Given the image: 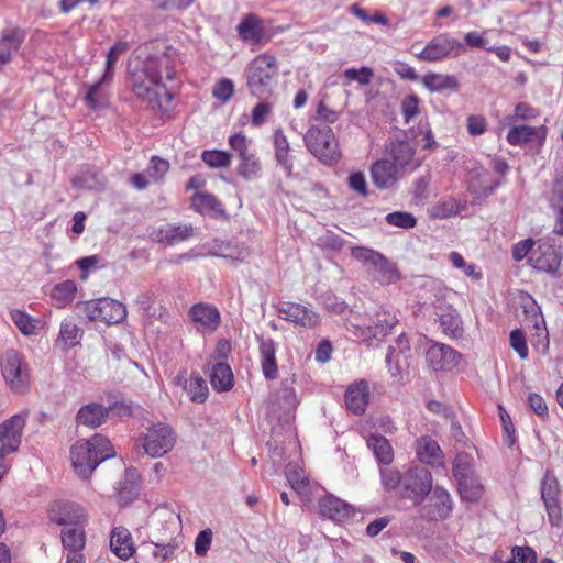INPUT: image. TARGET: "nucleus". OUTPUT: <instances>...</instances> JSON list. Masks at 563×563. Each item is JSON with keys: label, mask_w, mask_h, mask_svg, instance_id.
Returning a JSON list of instances; mask_svg holds the SVG:
<instances>
[{"label": "nucleus", "mask_w": 563, "mask_h": 563, "mask_svg": "<svg viewBox=\"0 0 563 563\" xmlns=\"http://www.w3.org/2000/svg\"><path fill=\"white\" fill-rule=\"evenodd\" d=\"M560 485L551 472H545L541 483V498L544 503L549 521L552 526H559L562 520L561 507L559 501Z\"/></svg>", "instance_id": "obj_19"}, {"label": "nucleus", "mask_w": 563, "mask_h": 563, "mask_svg": "<svg viewBox=\"0 0 563 563\" xmlns=\"http://www.w3.org/2000/svg\"><path fill=\"white\" fill-rule=\"evenodd\" d=\"M192 231L191 225L166 224L153 229L150 233V238L154 242L173 245L187 240L192 235Z\"/></svg>", "instance_id": "obj_29"}, {"label": "nucleus", "mask_w": 563, "mask_h": 563, "mask_svg": "<svg viewBox=\"0 0 563 563\" xmlns=\"http://www.w3.org/2000/svg\"><path fill=\"white\" fill-rule=\"evenodd\" d=\"M278 82L276 57L263 53L254 57L246 67V86L251 96L258 100H268Z\"/></svg>", "instance_id": "obj_4"}, {"label": "nucleus", "mask_w": 563, "mask_h": 563, "mask_svg": "<svg viewBox=\"0 0 563 563\" xmlns=\"http://www.w3.org/2000/svg\"><path fill=\"white\" fill-rule=\"evenodd\" d=\"M449 260L455 268L462 269L466 276H470L475 280L482 278V273L476 271L475 265L466 263V261L460 253L451 252L449 255Z\"/></svg>", "instance_id": "obj_55"}, {"label": "nucleus", "mask_w": 563, "mask_h": 563, "mask_svg": "<svg viewBox=\"0 0 563 563\" xmlns=\"http://www.w3.org/2000/svg\"><path fill=\"white\" fill-rule=\"evenodd\" d=\"M239 174L246 180H254L261 175V164L254 152L241 158Z\"/></svg>", "instance_id": "obj_49"}, {"label": "nucleus", "mask_w": 563, "mask_h": 563, "mask_svg": "<svg viewBox=\"0 0 563 563\" xmlns=\"http://www.w3.org/2000/svg\"><path fill=\"white\" fill-rule=\"evenodd\" d=\"M507 563H537V554L529 547H515Z\"/></svg>", "instance_id": "obj_62"}, {"label": "nucleus", "mask_w": 563, "mask_h": 563, "mask_svg": "<svg viewBox=\"0 0 563 563\" xmlns=\"http://www.w3.org/2000/svg\"><path fill=\"white\" fill-rule=\"evenodd\" d=\"M109 416V408L99 402H90L80 407L76 415V422L89 428L103 424Z\"/></svg>", "instance_id": "obj_32"}, {"label": "nucleus", "mask_w": 563, "mask_h": 563, "mask_svg": "<svg viewBox=\"0 0 563 563\" xmlns=\"http://www.w3.org/2000/svg\"><path fill=\"white\" fill-rule=\"evenodd\" d=\"M48 519L58 526L85 525L87 516L84 509L73 501L55 500L47 510Z\"/></svg>", "instance_id": "obj_17"}, {"label": "nucleus", "mask_w": 563, "mask_h": 563, "mask_svg": "<svg viewBox=\"0 0 563 563\" xmlns=\"http://www.w3.org/2000/svg\"><path fill=\"white\" fill-rule=\"evenodd\" d=\"M233 93L234 84L229 78H222L221 80H219L212 90L213 97L222 102L229 101L232 98Z\"/></svg>", "instance_id": "obj_61"}, {"label": "nucleus", "mask_w": 563, "mask_h": 563, "mask_svg": "<svg viewBox=\"0 0 563 563\" xmlns=\"http://www.w3.org/2000/svg\"><path fill=\"white\" fill-rule=\"evenodd\" d=\"M399 319L394 311L380 308L374 316L372 324L362 325L353 321L346 323V330L361 339L367 346L379 344L398 324Z\"/></svg>", "instance_id": "obj_6"}, {"label": "nucleus", "mask_w": 563, "mask_h": 563, "mask_svg": "<svg viewBox=\"0 0 563 563\" xmlns=\"http://www.w3.org/2000/svg\"><path fill=\"white\" fill-rule=\"evenodd\" d=\"M77 292V285L74 280H65L53 286L49 296L57 307H65L73 301Z\"/></svg>", "instance_id": "obj_47"}, {"label": "nucleus", "mask_w": 563, "mask_h": 563, "mask_svg": "<svg viewBox=\"0 0 563 563\" xmlns=\"http://www.w3.org/2000/svg\"><path fill=\"white\" fill-rule=\"evenodd\" d=\"M550 206L555 219L553 232L563 236V180L554 183Z\"/></svg>", "instance_id": "obj_44"}, {"label": "nucleus", "mask_w": 563, "mask_h": 563, "mask_svg": "<svg viewBox=\"0 0 563 563\" xmlns=\"http://www.w3.org/2000/svg\"><path fill=\"white\" fill-rule=\"evenodd\" d=\"M349 188L362 197L369 195L367 181L363 172H353L347 177Z\"/></svg>", "instance_id": "obj_57"}, {"label": "nucleus", "mask_w": 563, "mask_h": 563, "mask_svg": "<svg viewBox=\"0 0 563 563\" xmlns=\"http://www.w3.org/2000/svg\"><path fill=\"white\" fill-rule=\"evenodd\" d=\"M510 345L521 360L529 356V350L526 341L525 332L520 329H515L510 332Z\"/></svg>", "instance_id": "obj_56"}, {"label": "nucleus", "mask_w": 563, "mask_h": 563, "mask_svg": "<svg viewBox=\"0 0 563 563\" xmlns=\"http://www.w3.org/2000/svg\"><path fill=\"white\" fill-rule=\"evenodd\" d=\"M229 145L239 155L240 159L251 154V141L245 135L236 133L229 137Z\"/></svg>", "instance_id": "obj_63"}, {"label": "nucleus", "mask_w": 563, "mask_h": 563, "mask_svg": "<svg viewBox=\"0 0 563 563\" xmlns=\"http://www.w3.org/2000/svg\"><path fill=\"white\" fill-rule=\"evenodd\" d=\"M174 383L177 386H181L194 402L202 404L208 398L209 389L207 383L199 375H194L188 379L185 373H181L174 378Z\"/></svg>", "instance_id": "obj_31"}, {"label": "nucleus", "mask_w": 563, "mask_h": 563, "mask_svg": "<svg viewBox=\"0 0 563 563\" xmlns=\"http://www.w3.org/2000/svg\"><path fill=\"white\" fill-rule=\"evenodd\" d=\"M547 137L545 125L530 126L526 124L514 125L507 133L506 140L512 146H522L536 141L542 145Z\"/></svg>", "instance_id": "obj_26"}, {"label": "nucleus", "mask_w": 563, "mask_h": 563, "mask_svg": "<svg viewBox=\"0 0 563 563\" xmlns=\"http://www.w3.org/2000/svg\"><path fill=\"white\" fill-rule=\"evenodd\" d=\"M25 40L23 30L14 27L7 29L0 37V70L12 59L13 53L18 52Z\"/></svg>", "instance_id": "obj_30"}, {"label": "nucleus", "mask_w": 563, "mask_h": 563, "mask_svg": "<svg viewBox=\"0 0 563 563\" xmlns=\"http://www.w3.org/2000/svg\"><path fill=\"white\" fill-rule=\"evenodd\" d=\"M457 489L462 500L476 503L483 495V485L475 473L456 481Z\"/></svg>", "instance_id": "obj_42"}, {"label": "nucleus", "mask_w": 563, "mask_h": 563, "mask_svg": "<svg viewBox=\"0 0 563 563\" xmlns=\"http://www.w3.org/2000/svg\"><path fill=\"white\" fill-rule=\"evenodd\" d=\"M474 472V460L472 455L465 452L456 454L453 461V476L457 481L462 477L471 475Z\"/></svg>", "instance_id": "obj_52"}, {"label": "nucleus", "mask_w": 563, "mask_h": 563, "mask_svg": "<svg viewBox=\"0 0 563 563\" xmlns=\"http://www.w3.org/2000/svg\"><path fill=\"white\" fill-rule=\"evenodd\" d=\"M561 252L551 244H540L529 257L531 267L537 271L555 274L561 265Z\"/></svg>", "instance_id": "obj_21"}, {"label": "nucleus", "mask_w": 563, "mask_h": 563, "mask_svg": "<svg viewBox=\"0 0 563 563\" xmlns=\"http://www.w3.org/2000/svg\"><path fill=\"white\" fill-rule=\"evenodd\" d=\"M351 256L366 266L367 273L380 285H391L400 278L396 264L373 249L354 246Z\"/></svg>", "instance_id": "obj_5"}, {"label": "nucleus", "mask_w": 563, "mask_h": 563, "mask_svg": "<svg viewBox=\"0 0 563 563\" xmlns=\"http://www.w3.org/2000/svg\"><path fill=\"white\" fill-rule=\"evenodd\" d=\"M429 503L419 510L420 517L428 521L446 519L453 509V501L449 492L441 487H432Z\"/></svg>", "instance_id": "obj_15"}, {"label": "nucleus", "mask_w": 563, "mask_h": 563, "mask_svg": "<svg viewBox=\"0 0 563 563\" xmlns=\"http://www.w3.org/2000/svg\"><path fill=\"white\" fill-rule=\"evenodd\" d=\"M468 190L477 197H488L499 186V183L488 184V172L482 166L475 164L468 170Z\"/></svg>", "instance_id": "obj_33"}, {"label": "nucleus", "mask_w": 563, "mask_h": 563, "mask_svg": "<svg viewBox=\"0 0 563 563\" xmlns=\"http://www.w3.org/2000/svg\"><path fill=\"white\" fill-rule=\"evenodd\" d=\"M175 442L176 434L173 428L165 422L152 423L142 437V448L153 459L168 453L174 448Z\"/></svg>", "instance_id": "obj_10"}, {"label": "nucleus", "mask_w": 563, "mask_h": 563, "mask_svg": "<svg viewBox=\"0 0 563 563\" xmlns=\"http://www.w3.org/2000/svg\"><path fill=\"white\" fill-rule=\"evenodd\" d=\"M154 516L161 520L163 531L161 532L162 537L153 541L154 550L152 554L161 561H166L175 555L180 545L181 520L178 515L166 509L156 510Z\"/></svg>", "instance_id": "obj_8"}, {"label": "nucleus", "mask_w": 563, "mask_h": 563, "mask_svg": "<svg viewBox=\"0 0 563 563\" xmlns=\"http://www.w3.org/2000/svg\"><path fill=\"white\" fill-rule=\"evenodd\" d=\"M286 478L291 488L298 494H305L309 487V479L306 477L305 472L297 464H287L285 468Z\"/></svg>", "instance_id": "obj_48"}, {"label": "nucleus", "mask_w": 563, "mask_h": 563, "mask_svg": "<svg viewBox=\"0 0 563 563\" xmlns=\"http://www.w3.org/2000/svg\"><path fill=\"white\" fill-rule=\"evenodd\" d=\"M343 75L349 81L368 85L373 77V69L366 66H362L361 68H347L344 70Z\"/></svg>", "instance_id": "obj_59"}, {"label": "nucleus", "mask_w": 563, "mask_h": 563, "mask_svg": "<svg viewBox=\"0 0 563 563\" xmlns=\"http://www.w3.org/2000/svg\"><path fill=\"white\" fill-rule=\"evenodd\" d=\"M379 477L385 493L408 499L415 506L422 505L433 486L431 473L421 466H411L405 472L395 467H380Z\"/></svg>", "instance_id": "obj_2"}, {"label": "nucleus", "mask_w": 563, "mask_h": 563, "mask_svg": "<svg viewBox=\"0 0 563 563\" xmlns=\"http://www.w3.org/2000/svg\"><path fill=\"white\" fill-rule=\"evenodd\" d=\"M385 222L390 227L409 230L417 225L418 220L411 212L394 211L385 216Z\"/></svg>", "instance_id": "obj_51"}, {"label": "nucleus", "mask_w": 563, "mask_h": 563, "mask_svg": "<svg viewBox=\"0 0 563 563\" xmlns=\"http://www.w3.org/2000/svg\"><path fill=\"white\" fill-rule=\"evenodd\" d=\"M260 356L263 375L266 379H275L278 368L276 363V347L273 340H260Z\"/></svg>", "instance_id": "obj_38"}, {"label": "nucleus", "mask_w": 563, "mask_h": 563, "mask_svg": "<svg viewBox=\"0 0 563 563\" xmlns=\"http://www.w3.org/2000/svg\"><path fill=\"white\" fill-rule=\"evenodd\" d=\"M463 356L444 343H432L426 351V361L434 372H450L456 368Z\"/></svg>", "instance_id": "obj_14"}, {"label": "nucleus", "mask_w": 563, "mask_h": 563, "mask_svg": "<svg viewBox=\"0 0 563 563\" xmlns=\"http://www.w3.org/2000/svg\"><path fill=\"white\" fill-rule=\"evenodd\" d=\"M202 247L207 254L211 256L223 257L231 261L242 262L249 255V251L244 245L220 239L205 243Z\"/></svg>", "instance_id": "obj_24"}, {"label": "nucleus", "mask_w": 563, "mask_h": 563, "mask_svg": "<svg viewBox=\"0 0 563 563\" xmlns=\"http://www.w3.org/2000/svg\"><path fill=\"white\" fill-rule=\"evenodd\" d=\"M416 454L421 463L431 466L442 465V451L438 442L430 437H421L416 442Z\"/></svg>", "instance_id": "obj_35"}, {"label": "nucleus", "mask_w": 563, "mask_h": 563, "mask_svg": "<svg viewBox=\"0 0 563 563\" xmlns=\"http://www.w3.org/2000/svg\"><path fill=\"white\" fill-rule=\"evenodd\" d=\"M239 37L250 44L258 45L264 38V29L261 21L253 14L242 19L238 27Z\"/></svg>", "instance_id": "obj_37"}, {"label": "nucleus", "mask_w": 563, "mask_h": 563, "mask_svg": "<svg viewBox=\"0 0 563 563\" xmlns=\"http://www.w3.org/2000/svg\"><path fill=\"white\" fill-rule=\"evenodd\" d=\"M421 81L424 88L431 92L456 90L459 88V81L452 75H443L430 71L422 77Z\"/></svg>", "instance_id": "obj_40"}, {"label": "nucleus", "mask_w": 563, "mask_h": 563, "mask_svg": "<svg viewBox=\"0 0 563 563\" xmlns=\"http://www.w3.org/2000/svg\"><path fill=\"white\" fill-rule=\"evenodd\" d=\"M114 454L111 442L102 434H95L89 440H79L70 450L73 467L84 478H87L101 462Z\"/></svg>", "instance_id": "obj_3"}, {"label": "nucleus", "mask_w": 563, "mask_h": 563, "mask_svg": "<svg viewBox=\"0 0 563 563\" xmlns=\"http://www.w3.org/2000/svg\"><path fill=\"white\" fill-rule=\"evenodd\" d=\"M388 154L389 159L402 170L411 162L415 150L408 142L396 141L390 143Z\"/></svg>", "instance_id": "obj_45"}, {"label": "nucleus", "mask_w": 563, "mask_h": 563, "mask_svg": "<svg viewBox=\"0 0 563 563\" xmlns=\"http://www.w3.org/2000/svg\"><path fill=\"white\" fill-rule=\"evenodd\" d=\"M191 207L202 216L214 217L224 213L220 200L209 192H196L191 198Z\"/></svg>", "instance_id": "obj_39"}, {"label": "nucleus", "mask_w": 563, "mask_h": 563, "mask_svg": "<svg viewBox=\"0 0 563 563\" xmlns=\"http://www.w3.org/2000/svg\"><path fill=\"white\" fill-rule=\"evenodd\" d=\"M112 80L113 75L103 73L95 84L88 87L84 101L89 109L98 110L109 106L110 93L108 91V86Z\"/></svg>", "instance_id": "obj_25"}, {"label": "nucleus", "mask_w": 563, "mask_h": 563, "mask_svg": "<svg viewBox=\"0 0 563 563\" xmlns=\"http://www.w3.org/2000/svg\"><path fill=\"white\" fill-rule=\"evenodd\" d=\"M520 305L526 316L534 321L536 327H538L539 318L544 322L540 306L530 295L522 297Z\"/></svg>", "instance_id": "obj_60"}, {"label": "nucleus", "mask_w": 563, "mask_h": 563, "mask_svg": "<svg viewBox=\"0 0 563 563\" xmlns=\"http://www.w3.org/2000/svg\"><path fill=\"white\" fill-rule=\"evenodd\" d=\"M369 174L373 184L380 190L393 188L399 180L401 170L388 158L376 161L371 165Z\"/></svg>", "instance_id": "obj_20"}, {"label": "nucleus", "mask_w": 563, "mask_h": 563, "mask_svg": "<svg viewBox=\"0 0 563 563\" xmlns=\"http://www.w3.org/2000/svg\"><path fill=\"white\" fill-rule=\"evenodd\" d=\"M210 384L217 391H227L233 386V374L231 367L222 362L212 366L210 373Z\"/></svg>", "instance_id": "obj_43"}, {"label": "nucleus", "mask_w": 563, "mask_h": 563, "mask_svg": "<svg viewBox=\"0 0 563 563\" xmlns=\"http://www.w3.org/2000/svg\"><path fill=\"white\" fill-rule=\"evenodd\" d=\"M10 317L15 327L24 334V335H34L36 334V324L35 320L27 314L25 311L20 309H12L10 311Z\"/></svg>", "instance_id": "obj_50"}, {"label": "nucleus", "mask_w": 563, "mask_h": 563, "mask_svg": "<svg viewBox=\"0 0 563 563\" xmlns=\"http://www.w3.org/2000/svg\"><path fill=\"white\" fill-rule=\"evenodd\" d=\"M303 140L308 151L321 163L333 165L339 162L341 157L339 142L330 126L312 125Z\"/></svg>", "instance_id": "obj_7"}, {"label": "nucleus", "mask_w": 563, "mask_h": 563, "mask_svg": "<svg viewBox=\"0 0 563 563\" xmlns=\"http://www.w3.org/2000/svg\"><path fill=\"white\" fill-rule=\"evenodd\" d=\"M82 330L71 319H64L59 325V333L55 341L58 349L68 351L80 344Z\"/></svg>", "instance_id": "obj_36"}, {"label": "nucleus", "mask_w": 563, "mask_h": 563, "mask_svg": "<svg viewBox=\"0 0 563 563\" xmlns=\"http://www.w3.org/2000/svg\"><path fill=\"white\" fill-rule=\"evenodd\" d=\"M62 542L67 551H82L86 544L84 525L64 529L62 531Z\"/></svg>", "instance_id": "obj_46"}, {"label": "nucleus", "mask_w": 563, "mask_h": 563, "mask_svg": "<svg viewBox=\"0 0 563 563\" xmlns=\"http://www.w3.org/2000/svg\"><path fill=\"white\" fill-rule=\"evenodd\" d=\"M191 321L200 332L212 333L220 324L219 310L209 303H196L189 310Z\"/></svg>", "instance_id": "obj_23"}, {"label": "nucleus", "mask_w": 563, "mask_h": 563, "mask_svg": "<svg viewBox=\"0 0 563 563\" xmlns=\"http://www.w3.org/2000/svg\"><path fill=\"white\" fill-rule=\"evenodd\" d=\"M110 549L121 560L130 559L135 548L130 531L124 527H115L110 534Z\"/></svg>", "instance_id": "obj_34"}, {"label": "nucleus", "mask_w": 563, "mask_h": 563, "mask_svg": "<svg viewBox=\"0 0 563 563\" xmlns=\"http://www.w3.org/2000/svg\"><path fill=\"white\" fill-rule=\"evenodd\" d=\"M0 367L5 383L13 393L26 391L30 384V368L16 350H9L2 354Z\"/></svg>", "instance_id": "obj_9"}, {"label": "nucleus", "mask_w": 563, "mask_h": 563, "mask_svg": "<svg viewBox=\"0 0 563 563\" xmlns=\"http://www.w3.org/2000/svg\"><path fill=\"white\" fill-rule=\"evenodd\" d=\"M203 163L210 167H227L231 163V154L225 151L207 150L201 154Z\"/></svg>", "instance_id": "obj_53"}, {"label": "nucleus", "mask_w": 563, "mask_h": 563, "mask_svg": "<svg viewBox=\"0 0 563 563\" xmlns=\"http://www.w3.org/2000/svg\"><path fill=\"white\" fill-rule=\"evenodd\" d=\"M129 49V43L126 41H117L109 49L106 58L104 71L109 75H113V69L119 60V57Z\"/></svg>", "instance_id": "obj_54"}, {"label": "nucleus", "mask_w": 563, "mask_h": 563, "mask_svg": "<svg viewBox=\"0 0 563 563\" xmlns=\"http://www.w3.org/2000/svg\"><path fill=\"white\" fill-rule=\"evenodd\" d=\"M26 416V413H15L0 424V455H9L19 451Z\"/></svg>", "instance_id": "obj_13"}, {"label": "nucleus", "mask_w": 563, "mask_h": 563, "mask_svg": "<svg viewBox=\"0 0 563 563\" xmlns=\"http://www.w3.org/2000/svg\"><path fill=\"white\" fill-rule=\"evenodd\" d=\"M277 314L280 319L306 329H313L320 323L319 313L300 303L282 301L277 306Z\"/></svg>", "instance_id": "obj_16"}, {"label": "nucleus", "mask_w": 563, "mask_h": 563, "mask_svg": "<svg viewBox=\"0 0 563 563\" xmlns=\"http://www.w3.org/2000/svg\"><path fill=\"white\" fill-rule=\"evenodd\" d=\"M346 408L354 415H363L369 401V386L364 379L355 382L345 391Z\"/></svg>", "instance_id": "obj_28"}, {"label": "nucleus", "mask_w": 563, "mask_h": 563, "mask_svg": "<svg viewBox=\"0 0 563 563\" xmlns=\"http://www.w3.org/2000/svg\"><path fill=\"white\" fill-rule=\"evenodd\" d=\"M131 91L151 110L167 111L174 98L168 81L176 79V70L169 56L136 57L129 65Z\"/></svg>", "instance_id": "obj_1"}, {"label": "nucleus", "mask_w": 563, "mask_h": 563, "mask_svg": "<svg viewBox=\"0 0 563 563\" xmlns=\"http://www.w3.org/2000/svg\"><path fill=\"white\" fill-rule=\"evenodd\" d=\"M82 311L91 321H100L108 324L122 322L128 314L125 306L111 298H100L84 302Z\"/></svg>", "instance_id": "obj_11"}, {"label": "nucleus", "mask_w": 563, "mask_h": 563, "mask_svg": "<svg viewBox=\"0 0 563 563\" xmlns=\"http://www.w3.org/2000/svg\"><path fill=\"white\" fill-rule=\"evenodd\" d=\"M410 352L409 340L405 333H400L394 345H390L386 355V364L390 375L394 378H401L402 368L407 365L408 354Z\"/></svg>", "instance_id": "obj_22"}, {"label": "nucleus", "mask_w": 563, "mask_h": 563, "mask_svg": "<svg viewBox=\"0 0 563 563\" xmlns=\"http://www.w3.org/2000/svg\"><path fill=\"white\" fill-rule=\"evenodd\" d=\"M367 446L372 450L379 465H389L393 462L394 450L385 437L372 434L367 439Z\"/></svg>", "instance_id": "obj_41"}, {"label": "nucleus", "mask_w": 563, "mask_h": 563, "mask_svg": "<svg viewBox=\"0 0 563 563\" xmlns=\"http://www.w3.org/2000/svg\"><path fill=\"white\" fill-rule=\"evenodd\" d=\"M434 314L445 336L452 340L463 338L464 323L460 312L452 305L445 302L434 305Z\"/></svg>", "instance_id": "obj_18"}, {"label": "nucleus", "mask_w": 563, "mask_h": 563, "mask_svg": "<svg viewBox=\"0 0 563 563\" xmlns=\"http://www.w3.org/2000/svg\"><path fill=\"white\" fill-rule=\"evenodd\" d=\"M464 49V45L453 38L449 33H441L427 43L423 49L417 54L420 60L434 63L450 57H457Z\"/></svg>", "instance_id": "obj_12"}, {"label": "nucleus", "mask_w": 563, "mask_h": 563, "mask_svg": "<svg viewBox=\"0 0 563 563\" xmlns=\"http://www.w3.org/2000/svg\"><path fill=\"white\" fill-rule=\"evenodd\" d=\"M319 508L322 517L336 522H345L355 515L351 505L332 495L322 498L320 500Z\"/></svg>", "instance_id": "obj_27"}, {"label": "nucleus", "mask_w": 563, "mask_h": 563, "mask_svg": "<svg viewBox=\"0 0 563 563\" xmlns=\"http://www.w3.org/2000/svg\"><path fill=\"white\" fill-rule=\"evenodd\" d=\"M271 111L272 103H269L268 100H260V102H257L252 109L251 124L255 128L261 126L265 122Z\"/></svg>", "instance_id": "obj_58"}, {"label": "nucleus", "mask_w": 563, "mask_h": 563, "mask_svg": "<svg viewBox=\"0 0 563 563\" xmlns=\"http://www.w3.org/2000/svg\"><path fill=\"white\" fill-rule=\"evenodd\" d=\"M419 111V98L416 95L406 96L401 101V113L405 122L409 123Z\"/></svg>", "instance_id": "obj_64"}]
</instances>
